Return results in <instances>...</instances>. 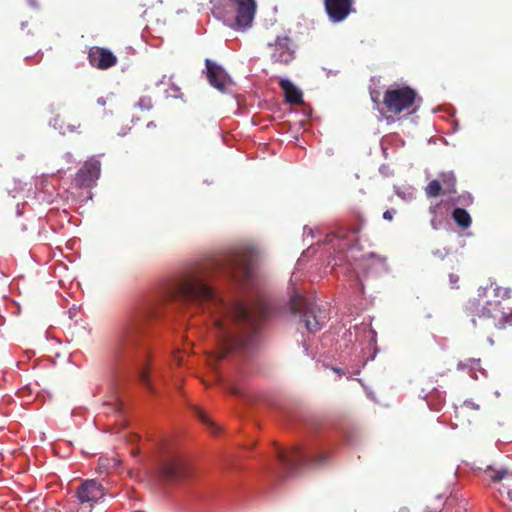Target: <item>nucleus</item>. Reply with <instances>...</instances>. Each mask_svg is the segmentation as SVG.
<instances>
[{"mask_svg": "<svg viewBox=\"0 0 512 512\" xmlns=\"http://www.w3.org/2000/svg\"><path fill=\"white\" fill-rule=\"evenodd\" d=\"M255 251L241 248L206 261L194 271L176 281L169 297L185 302H201L214 318V329L219 343L216 360H222L233 349L252 348L260 328L261 320L268 316L270 308L260 303L248 309L240 302H224L206 284L205 278L221 274L232 278L248 279L252 273Z\"/></svg>", "mask_w": 512, "mask_h": 512, "instance_id": "f257e3e1", "label": "nucleus"}, {"mask_svg": "<svg viewBox=\"0 0 512 512\" xmlns=\"http://www.w3.org/2000/svg\"><path fill=\"white\" fill-rule=\"evenodd\" d=\"M154 316L151 305L134 308L119 325L110 350V359L116 369L138 366V378L150 392H154L145 368L150 349L147 338V324Z\"/></svg>", "mask_w": 512, "mask_h": 512, "instance_id": "f03ea898", "label": "nucleus"}, {"mask_svg": "<svg viewBox=\"0 0 512 512\" xmlns=\"http://www.w3.org/2000/svg\"><path fill=\"white\" fill-rule=\"evenodd\" d=\"M487 287L479 288L477 297L470 298L465 306V311L471 317L474 328H479L486 333L493 329H505L512 326V308L506 310L499 300H488Z\"/></svg>", "mask_w": 512, "mask_h": 512, "instance_id": "7ed1b4c3", "label": "nucleus"}, {"mask_svg": "<svg viewBox=\"0 0 512 512\" xmlns=\"http://www.w3.org/2000/svg\"><path fill=\"white\" fill-rule=\"evenodd\" d=\"M290 310L292 314L299 315L303 319L305 327L311 333L318 332L328 319L325 309L299 294L291 297Z\"/></svg>", "mask_w": 512, "mask_h": 512, "instance_id": "20e7f679", "label": "nucleus"}, {"mask_svg": "<svg viewBox=\"0 0 512 512\" xmlns=\"http://www.w3.org/2000/svg\"><path fill=\"white\" fill-rule=\"evenodd\" d=\"M277 457L287 476L295 475L306 466L321 465L327 459L325 453H320L316 458H312L300 447H293L289 452L278 450Z\"/></svg>", "mask_w": 512, "mask_h": 512, "instance_id": "39448f33", "label": "nucleus"}, {"mask_svg": "<svg viewBox=\"0 0 512 512\" xmlns=\"http://www.w3.org/2000/svg\"><path fill=\"white\" fill-rule=\"evenodd\" d=\"M417 97V92L410 86L394 83L385 91L383 104L387 112L397 115L412 108Z\"/></svg>", "mask_w": 512, "mask_h": 512, "instance_id": "423d86ee", "label": "nucleus"}, {"mask_svg": "<svg viewBox=\"0 0 512 512\" xmlns=\"http://www.w3.org/2000/svg\"><path fill=\"white\" fill-rule=\"evenodd\" d=\"M159 474L166 481H182L190 476L191 468L180 454L168 453L159 464Z\"/></svg>", "mask_w": 512, "mask_h": 512, "instance_id": "0eeeda50", "label": "nucleus"}, {"mask_svg": "<svg viewBox=\"0 0 512 512\" xmlns=\"http://www.w3.org/2000/svg\"><path fill=\"white\" fill-rule=\"evenodd\" d=\"M106 494L105 487L95 479L82 481L76 490V498L80 504L78 512H91L94 505Z\"/></svg>", "mask_w": 512, "mask_h": 512, "instance_id": "6e6552de", "label": "nucleus"}, {"mask_svg": "<svg viewBox=\"0 0 512 512\" xmlns=\"http://www.w3.org/2000/svg\"><path fill=\"white\" fill-rule=\"evenodd\" d=\"M271 49V59L273 62L287 65L295 59V44L293 40L287 36H277L274 42L268 43Z\"/></svg>", "mask_w": 512, "mask_h": 512, "instance_id": "1a4fd4ad", "label": "nucleus"}, {"mask_svg": "<svg viewBox=\"0 0 512 512\" xmlns=\"http://www.w3.org/2000/svg\"><path fill=\"white\" fill-rule=\"evenodd\" d=\"M101 172V163L95 158L87 160L79 169L74 179L79 188H90L98 180Z\"/></svg>", "mask_w": 512, "mask_h": 512, "instance_id": "9d476101", "label": "nucleus"}, {"mask_svg": "<svg viewBox=\"0 0 512 512\" xmlns=\"http://www.w3.org/2000/svg\"><path fill=\"white\" fill-rule=\"evenodd\" d=\"M354 0H324L325 11L329 19L342 22L353 11Z\"/></svg>", "mask_w": 512, "mask_h": 512, "instance_id": "9b49d317", "label": "nucleus"}, {"mask_svg": "<svg viewBox=\"0 0 512 512\" xmlns=\"http://www.w3.org/2000/svg\"><path fill=\"white\" fill-rule=\"evenodd\" d=\"M209 83L221 92H225L232 80L225 70L210 59L205 61Z\"/></svg>", "mask_w": 512, "mask_h": 512, "instance_id": "f8f14e48", "label": "nucleus"}, {"mask_svg": "<svg viewBox=\"0 0 512 512\" xmlns=\"http://www.w3.org/2000/svg\"><path fill=\"white\" fill-rule=\"evenodd\" d=\"M90 64L100 70L109 69L117 64V57L107 48L92 47L88 53Z\"/></svg>", "mask_w": 512, "mask_h": 512, "instance_id": "ddd939ff", "label": "nucleus"}, {"mask_svg": "<svg viewBox=\"0 0 512 512\" xmlns=\"http://www.w3.org/2000/svg\"><path fill=\"white\" fill-rule=\"evenodd\" d=\"M51 125L54 129L58 130L61 134L77 132L81 123L78 119L67 114H58L51 120Z\"/></svg>", "mask_w": 512, "mask_h": 512, "instance_id": "4468645a", "label": "nucleus"}, {"mask_svg": "<svg viewBox=\"0 0 512 512\" xmlns=\"http://www.w3.org/2000/svg\"><path fill=\"white\" fill-rule=\"evenodd\" d=\"M279 86L285 93V100L290 104H301L303 102L302 92L288 79H281Z\"/></svg>", "mask_w": 512, "mask_h": 512, "instance_id": "2eb2a0df", "label": "nucleus"}, {"mask_svg": "<svg viewBox=\"0 0 512 512\" xmlns=\"http://www.w3.org/2000/svg\"><path fill=\"white\" fill-rule=\"evenodd\" d=\"M439 180L443 188V194H452L456 192V177L453 172H442L439 174Z\"/></svg>", "mask_w": 512, "mask_h": 512, "instance_id": "dca6fc26", "label": "nucleus"}, {"mask_svg": "<svg viewBox=\"0 0 512 512\" xmlns=\"http://www.w3.org/2000/svg\"><path fill=\"white\" fill-rule=\"evenodd\" d=\"M452 218L463 229L468 228L472 222L469 213L463 208H455L452 212Z\"/></svg>", "mask_w": 512, "mask_h": 512, "instance_id": "f3484780", "label": "nucleus"}, {"mask_svg": "<svg viewBox=\"0 0 512 512\" xmlns=\"http://www.w3.org/2000/svg\"><path fill=\"white\" fill-rule=\"evenodd\" d=\"M443 507H444V502L442 501V498L439 496L435 499V501L433 503H431L424 509L411 511L407 507H402L398 510V512H441Z\"/></svg>", "mask_w": 512, "mask_h": 512, "instance_id": "a211bd4d", "label": "nucleus"}, {"mask_svg": "<svg viewBox=\"0 0 512 512\" xmlns=\"http://www.w3.org/2000/svg\"><path fill=\"white\" fill-rule=\"evenodd\" d=\"M484 473L490 478V480L494 483H498L502 481L505 477L508 476L509 471L506 468H501L499 470H496L492 468L491 466H488Z\"/></svg>", "mask_w": 512, "mask_h": 512, "instance_id": "6ab92c4d", "label": "nucleus"}, {"mask_svg": "<svg viewBox=\"0 0 512 512\" xmlns=\"http://www.w3.org/2000/svg\"><path fill=\"white\" fill-rule=\"evenodd\" d=\"M441 193H443V188L439 179L430 181L425 187V194L428 198L438 197Z\"/></svg>", "mask_w": 512, "mask_h": 512, "instance_id": "aec40b11", "label": "nucleus"}, {"mask_svg": "<svg viewBox=\"0 0 512 512\" xmlns=\"http://www.w3.org/2000/svg\"><path fill=\"white\" fill-rule=\"evenodd\" d=\"M197 417L207 426H209L212 429L213 433L217 432L216 425L209 419V417L199 408L195 409Z\"/></svg>", "mask_w": 512, "mask_h": 512, "instance_id": "412c9836", "label": "nucleus"}, {"mask_svg": "<svg viewBox=\"0 0 512 512\" xmlns=\"http://www.w3.org/2000/svg\"><path fill=\"white\" fill-rule=\"evenodd\" d=\"M493 294L495 297L501 299H509L511 297V289L508 287L496 286L493 288Z\"/></svg>", "mask_w": 512, "mask_h": 512, "instance_id": "4be33fe9", "label": "nucleus"}, {"mask_svg": "<svg viewBox=\"0 0 512 512\" xmlns=\"http://www.w3.org/2000/svg\"><path fill=\"white\" fill-rule=\"evenodd\" d=\"M168 97L172 98H181L182 92L181 89L176 86L175 84H172L171 87L166 91Z\"/></svg>", "mask_w": 512, "mask_h": 512, "instance_id": "5701e85b", "label": "nucleus"}, {"mask_svg": "<svg viewBox=\"0 0 512 512\" xmlns=\"http://www.w3.org/2000/svg\"><path fill=\"white\" fill-rule=\"evenodd\" d=\"M137 105L142 109L150 110L153 106L152 99L150 97H142L138 101Z\"/></svg>", "mask_w": 512, "mask_h": 512, "instance_id": "b1692460", "label": "nucleus"}, {"mask_svg": "<svg viewBox=\"0 0 512 512\" xmlns=\"http://www.w3.org/2000/svg\"><path fill=\"white\" fill-rule=\"evenodd\" d=\"M459 280H460V277L458 274H455V273L449 274V283H450V287L452 289L459 288Z\"/></svg>", "mask_w": 512, "mask_h": 512, "instance_id": "393cba45", "label": "nucleus"}, {"mask_svg": "<svg viewBox=\"0 0 512 512\" xmlns=\"http://www.w3.org/2000/svg\"><path fill=\"white\" fill-rule=\"evenodd\" d=\"M395 214H396V210L395 209L386 210L383 213V219H385L387 221H392V219H393Z\"/></svg>", "mask_w": 512, "mask_h": 512, "instance_id": "a878e982", "label": "nucleus"}, {"mask_svg": "<svg viewBox=\"0 0 512 512\" xmlns=\"http://www.w3.org/2000/svg\"><path fill=\"white\" fill-rule=\"evenodd\" d=\"M174 359L178 365H180L182 363V359L178 354L174 355Z\"/></svg>", "mask_w": 512, "mask_h": 512, "instance_id": "bb28decb", "label": "nucleus"}, {"mask_svg": "<svg viewBox=\"0 0 512 512\" xmlns=\"http://www.w3.org/2000/svg\"><path fill=\"white\" fill-rule=\"evenodd\" d=\"M230 393L233 394V395H239L240 394L239 390L237 388H235V387L231 388Z\"/></svg>", "mask_w": 512, "mask_h": 512, "instance_id": "cd10ccee", "label": "nucleus"}, {"mask_svg": "<svg viewBox=\"0 0 512 512\" xmlns=\"http://www.w3.org/2000/svg\"><path fill=\"white\" fill-rule=\"evenodd\" d=\"M508 497H509V499L512 501V491H509V492H508Z\"/></svg>", "mask_w": 512, "mask_h": 512, "instance_id": "c85d7f7f", "label": "nucleus"}]
</instances>
